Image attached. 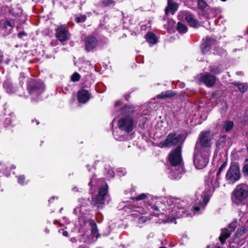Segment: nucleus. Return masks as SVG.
I'll return each mask as SVG.
<instances>
[{
    "instance_id": "obj_4",
    "label": "nucleus",
    "mask_w": 248,
    "mask_h": 248,
    "mask_svg": "<svg viewBox=\"0 0 248 248\" xmlns=\"http://www.w3.org/2000/svg\"><path fill=\"white\" fill-rule=\"evenodd\" d=\"M241 178L240 166L238 162H231L225 175V179L229 185H233Z\"/></svg>"
},
{
    "instance_id": "obj_23",
    "label": "nucleus",
    "mask_w": 248,
    "mask_h": 248,
    "mask_svg": "<svg viewBox=\"0 0 248 248\" xmlns=\"http://www.w3.org/2000/svg\"><path fill=\"white\" fill-rule=\"evenodd\" d=\"M234 127V123L232 121L227 120L223 124V128L226 132L230 131Z\"/></svg>"
},
{
    "instance_id": "obj_52",
    "label": "nucleus",
    "mask_w": 248,
    "mask_h": 248,
    "mask_svg": "<svg viewBox=\"0 0 248 248\" xmlns=\"http://www.w3.org/2000/svg\"><path fill=\"white\" fill-rule=\"evenodd\" d=\"M130 97H131V96H130V93L126 94L124 96V98H125V100L127 101H129Z\"/></svg>"
},
{
    "instance_id": "obj_36",
    "label": "nucleus",
    "mask_w": 248,
    "mask_h": 248,
    "mask_svg": "<svg viewBox=\"0 0 248 248\" xmlns=\"http://www.w3.org/2000/svg\"><path fill=\"white\" fill-rule=\"evenodd\" d=\"M87 16L86 15H80L79 16H77L75 18V21L77 23L84 22L86 21Z\"/></svg>"
},
{
    "instance_id": "obj_32",
    "label": "nucleus",
    "mask_w": 248,
    "mask_h": 248,
    "mask_svg": "<svg viewBox=\"0 0 248 248\" xmlns=\"http://www.w3.org/2000/svg\"><path fill=\"white\" fill-rule=\"evenodd\" d=\"M226 135H223L221 137L217 142V146L218 148L223 147L226 145Z\"/></svg>"
},
{
    "instance_id": "obj_39",
    "label": "nucleus",
    "mask_w": 248,
    "mask_h": 248,
    "mask_svg": "<svg viewBox=\"0 0 248 248\" xmlns=\"http://www.w3.org/2000/svg\"><path fill=\"white\" fill-rule=\"evenodd\" d=\"M18 183L21 185H24L27 183L25 181V177L24 175H21L17 176Z\"/></svg>"
},
{
    "instance_id": "obj_15",
    "label": "nucleus",
    "mask_w": 248,
    "mask_h": 248,
    "mask_svg": "<svg viewBox=\"0 0 248 248\" xmlns=\"http://www.w3.org/2000/svg\"><path fill=\"white\" fill-rule=\"evenodd\" d=\"M3 87L9 94L15 93L16 87L10 79H6L3 83Z\"/></svg>"
},
{
    "instance_id": "obj_59",
    "label": "nucleus",
    "mask_w": 248,
    "mask_h": 248,
    "mask_svg": "<svg viewBox=\"0 0 248 248\" xmlns=\"http://www.w3.org/2000/svg\"><path fill=\"white\" fill-rule=\"evenodd\" d=\"M78 248H87V246L84 245H81Z\"/></svg>"
},
{
    "instance_id": "obj_2",
    "label": "nucleus",
    "mask_w": 248,
    "mask_h": 248,
    "mask_svg": "<svg viewBox=\"0 0 248 248\" xmlns=\"http://www.w3.org/2000/svg\"><path fill=\"white\" fill-rule=\"evenodd\" d=\"M231 198L232 203L236 206L246 204L248 200V185L246 183L237 185L232 191Z\"/></svg>"
},
{
    "instance_id": "obj_29",
    "label": "nucleus",
    "mask_w": 248,
    "mask_h": 248,
    "mask_svg": "<svg viewBox=\"0 0 248 248\" xmlns=\"http://www.w3.org/2000/svg\"><path fill=\"white\" fill-rule=\"evenodd\" d=\"M100 3L103 7H110L115 5V0H100Z\"/></svg>"
},
{
    "instance_id": "obj_48",
    "label": "nucleus",
    "mask_w": 248,
    "mask_h": 248,
    "mask_svg": "<svg viewBox=\"0 0 248 248\" xmlns=\"http://www.w3.org/2000/svg\"><path fill=\"white\" fill-rule=\"evenodd\" d=\"M242 84L241 83H240L239 82H236V81H235L234 82L232 83V84L235 86H236L238 89L239 88L242 86Z\"/></svg>"
},
{
    "instance_id": "obj_19",
    "label": "nucleus",
    "mask_w": 248,
    "mask_h": 248,
    "mask_svg": "<svg viewBox=\"0 0 248 248\" xmlns=\"http://www.w3.org/2000/svg\"><path fill=\"white\" fill-rule=\"evenodd\" d=\"M209 69L210 73L214 75H218L224 71V69L221 64H218L217 65H211L209 67Z\"/></svg>"
},
{
    "instance_id": "obj_6",
    "label": "nucleus",
    "mask_w": 248,
    "mask_h": 248,
    "mask_svg": "<svg viewBox=\"0 0 248 248\" xmlns=\"http://www.w3.org/2000/svg\"><path fill=\"white\" fill-rule=\"evenodd\" d=\"M210 131H202L199 135V138L196 141L195 151L198 150L199 148L204 149L211 146V140L209 139Z\"/></svg>"
},
{
    "instance_id": "obj_20",
    "label": "nucleus",
    "mask_w": 248,
    "mask_h": 248,
    "mask_svg": "<svg viewBox=\"0 0 248 248\" xmlns=\"http://www.w3.org/2000/svg\"><path fill=\"white\" fill-rule=\"evenodd\" d=\"M145 39L147 42L152 45L157 43V40L155 34L151 32L148 31L145 34Z\"/></svg>"
},
{
    "instance_id": "obj_30",
    "label": "nucleus",
    "mask_w": 248,
    "mask_h": 248,
    "mask_svg": "<svg viewBox=\"0 0 248 248\" xmlns=\"http://www.w3.org/2000/svg\"><path fill=\"white\" fill-rule=\"evenodd\" d=\"M208 6L207 2L204 0H197V7L201 11H204Z\"/></svg>"
},
{
    "instance_id": "obj_45",
    "label": "nucleus",
    "mask_w": 248,
    "mask_h": 248,
    "mask_svg": "<svg viewBox=\"0 0 248 248\" xmlns=\"http://www.w3.org/2000/svg\"><path fill=\"white\" fill-rule=\"evenodd\" d=\"M124 209L125 211H129L134 210V211H137V210H134V207L132 205H125L124 207Z\"/></svg>"
},
{
    "instance_id": "obj_16",
    "label": "nucleus",
    "mask_w": 248,
    "mask_h": 248,
    "mask_svg": "<svg viewBox=\"0 0 248 248\" xmlns=\"http://www.w3.org/2000/svg\"><path fill=\"white\" fill-rule=\"evenodd\" d=\"M185 20L190 27L197 28L200 26L199 21L195 19L194 18V16L191 14L186 15L185 16Z\"/></svg>"
},
{
    "instance_id": "obj_34",
    "label": "nucleus",
    "mask_w": 248,
    "mask_h": 248,
    "mask_svg": "<svg viewBox=\"0 0 248 248\" xmlns=\"http://www.w3.org/2000/svg\"><path fill=\"white\" fill-rule=\"evenodd\" d=\"M215 54H216L219 56H225L226 55V50L221 47H216L215 49Z\"/></svg>"
},
{
    "instance_id": "obj_26",
    "label": "nucleus",
    "mask_w": 248,
    "mask_h": 248,
    "mask_svg": "<svg viewBox=\"0 0 248 248\" xmlns=\"http://www.w3.org/2000/svg\"><path fill=\"white\" fill-rule=\"evenodd\" d=\"M248 231V228L246 226H242L238 228L235 234L236 237H240Z\"/></svg>"
},
{
    "instance_id": "obj_10",
    "label": "nucleus",
    "mask_w": 248,
    "mask_h": 248,
    "mask_svg": "<svg viewBox=\"0 0 248 248\" xmlns=\"http://www.w3.org/2000/svg\"><path fill=\"white\" fill-rule=\"evenodd\" d=\"M217 40L210 36H206L202 39V43L201 45V49L203 54L207 53L211 49V47L215 45Z\"/></svg>"
},
{
    "instance_id": "obj_13",
    "label": "nucleus",
    "mask_w": 248,
    "mask_h": 248,
    "mask_svg": "<svg viewBox=\"0 0 248 248\" xmlns=\"http://www.w3.org/2000/svg\"><path fill=\"white\" fill-rule=\"evenodd\" d=\"M90 97L91 94L87 90L81 89L77 93V99L80 103L85 104L87 103Z\"/></svg>"
},
{
    "instance_id": "obj_51",
    "label": "nucleus",
    "mask_w": 248,
    "mask_h": 248,
    "mask_svg": "<svg viewBox=\"0 0 248 248\" xmlns=\"http://www.w3.org/2000/svg\"><path fill=\"white\" fill-rule=\"evenodd\" d=\"M146 217H140L139 219V222H145L146 221Z\"/></svg>"
},
{
    "instance_id": "obj_7",
    "label": "nucleus",
    "mask_w": 248,
    "mask_h": 248,
    "mask_svg": "<svg viewBox=\"0 0 248 248\" xmlns=\"http://www.w3.org/2000/svg\"><path fill=\"white\" fill-rule=\"evenodd\" d=\"M56 38L63 45L64 42L69 41L71 34L68 28L65 25H61L55 29Z\"/></svg>"
},
{
    "instance_id": "obj_37",
    "label": "nucleus",
    "mask_w": 248,
    "mask_h": 248,
    "mask_svg": "<svg viewBox=\"0 0 248 248\" xmlns=\"http://www.w3.org/2000/svg\"><path fill=\"white\" fill-rule=\"evenodd\" d=\"M241 124L246 125L248 123V111L244 112L242 117V119L240 122Z\"/></svg>"
},
{
    "instance_id": "obj_3",
    "label": "nucleus",
    "mask_w": 248,
    "mask_h": 248,
    "mask_svg": "<svg viewBox=\"0 0 248 248\" xmlns=\"http://www.w3.org/2000/svg\"><path fill=\"white\" fill-rule=\"evenodd\" d=\"M27 90L30 95L37 98L44 92L45 85L40 80L30 78L27 83Z\"/></svg>"
},
{
    "instance_id": "obj_42",
    "label": "nucleus",
    "mask_w": 248,
    "mask_h": 248,
    "mask_svg": "<svg viewBox=\"0 0 248 248\" xmlns=\"http://www.w3.org/2000/svg\"><path fill=\"white\" fill-rule=\"evenodd\" d=\"M248 89V86L245 83H242V86L239 88V90L241 93H245Z\"/></svg>"
},
{
    "instance_id": "obj_12",
    "label": "nucleus",
    "mask_w": 248,
    "mask_h": 248,
    "mask_svg": "<svg viewBox=\"0 0 248 248\" xmlns=\"http://www.w3.org/2000/svg\"><path fill=\"white\" fill-rule=\"evenodd\" d=\"M207 159L205 157L196 154L195 153L193 154V163L198 169L201 170L205 168L208 164Z\"/></svg>"
},
{
    "instance_id": "obj_21",
    "label": "nucleus",
    "mask_w": 248,
    "mask_h": 248,
    "mask_svg": "<svg viewBox=\"0 0 248 248\" xmlns=\"http://www.w3.org/2000/svg\"><path fill=\"white\" fill-rule=\"evenodd\" d=\"M176 94V93L172 91H167L165 92H162L156 96L157 99H165L166 98H171Z\"/></svg>"
},
{
    "instance_id": "obj_44",
    "label": "nucleus",
    "mask_w": 248,
    "mask_h": 248,
    "mask_svg": "<svg viewBox=\"0 0 248 248\" xmlns=\"http://www.w3.org/2000/svg\"><path fill=\"white\" fill-rule=\"evenodd\" d=\"M12 124V120L10 118H6L4 121V126H8Z\"/></svg>"
},
{
    "instance_id": "obj_1",
    "label": "nucleus",
    "mask_w": 248,
    "mask_h": 248,
    "mask_svg": "<svg viewBox=\"0 0 248 248\" xmlns=\"http://www.w3.org/2000/svg\"><path fill=\"white\" fill-rule=\"evenodd\" d=\"M120 112L122 117L118 122V127L121 131L126 134H129L136 126V124H134V115L135 113L134 107L126 104L121 108Z\"/></svg>"
},
{
    "instance_id": "obj_25",
    "label": "nucleus",
    "mask_w": 248,
    "mask_h": 248,
    "mask_svg": "<svg viewBox=\"0 0 248 248\" xmlns=\"http://www.w3.org/2000/svg\"><path fill=\"white\" fill-rule=\"evenodd\" d=\"M210 191L209 190H204L202 194V197L203 199V202L204 206L206 205L209 201L210 198Z\"/></svg>"
},
{
    "instance_id": "obj_8",
    "label": "nucleus",
    "mask_w": 248,
    "mask_h": 248,
    "mask_svg": "<svg viewBox=\"0 0 248 248\" xmlns=\"http://www.w3.org/2000/svg\"><path fill=\"white\" fill-rule=\"evenodd\" d=\"M169 161L172 166L176 167L180 165L182 162L181 155V147L177 146L169 155Z\"/></svg>"
},
{
    "instance_id": "obj_47",
    "label": "nucleus",
    "mask_w": 248,
    "mask_h": 248,
    "mask_svg": "<svg viewBox=\"0 0 248 248\" xmlns=\"http://www.w3.org/2000/svg\"><path fill=\"white\" fill-rule=\"evenodd\" d=\"M27 35V33L24 31H20L17 34V37L18 38H22L23 36Z\"/></svg>"
},
{
    "instance_id": "obj_46",
    "label": "nucleus",
    "mask_w": 248,
    "mask_h": 248,
    "mask_svg": "<svg viewBox=\"0 0 248 248\" xmlns=\"http://www.w3.org/2000/svg\"><path fill=\"white\" fill-rule=\"evenodd\" d=\"M161 222L162 223H168V222H173L174 221H175L176 220V219L175 218H172L171 219H161ZM160 223H161V222H160Z\"/></svg>"
},
{
    "instance_id": "obj_57",
    "label": "nucleus",
    "mask_w": 248,
    "mask_h": 248,
    "mask_svg": "<svg viewBox=\"0 0 248 248\" xmlns=\"http://www.w3.org/2000/svg\"><path fill=\"white\" fill-rule=\"evenodd\" d=\"M194 210L195 211L198 212L201 210V207L199 206H196L194 207Z\"/></svg>"
},
{
    "instance_id": "obj_31",
    "label": "nucleus",
    "mask_w": 248,
    "mask_h": 248,
    "mask_svg": "<svg viewBox=\"0 0 248 248\" xmlns=\"http://www.w3.org/2000/svg\"><path fill=\"white\" fill-rule=\"evenodd\" d=\"M149 206H151L150 209H152L153 211V213L152 214V215L155 217H159L160 215V210L156 203L155 204H149Z\"/></svg>"
},
{
    "instance_id": "obj_49",
    "label": "nucleus",
    "mask_w": 248,
    "mask_h": 248,
    "mask_svg": "<svg viewBox=\"0 0 248 248\" xmlns=\"http://www.w3.org/2000/svg\"><path fill=\"white\" fill-rule=\"evenodd\" d=\"M123 103L121 100H117L115 102V107L120 106L122 105Z\"/></svg>"
},
{
    "instance_id": "obj_64",
    "label": "nucleus",
    "mask_w": 248,
    "mask_h": 248,
    "mask_svg": "<svg viewBox=\"0 0 248 248\" xmlns=\"http://www.w3.org/2000/svg\"><path fill=\"white\" fill-rule=\"evenodd\" d=\"M57 222H58V221H57V220H54V224H56V223H57Z\"/></svg>"
},
{
    "instance_id": "obj_41",
    "label": "nucleus",
    "mask_w": 248,
    "mask_h": 248,
    "mask_svg": "<svg viewBox=\"0 0 248 248\" xmlns=\"http://www.w3.org/2000/svg\"><path fill=\"white\" fill-rule=\"evenodd\" d=\"M3 27L5 29H7L8 27H10V30H12L13 29V26L12 25L11 22L9 20H6L3 23Z\"/></svg>"
},
{
    "instance_id": "obj_58",
    "label": "nucleus",
    "mask_w": 248,
    "mask_h": 248,
    "mask_svg": "<svg viewBox=\"0 0 248 248\" xmlns=\"http://www.w3.org/2000/svg\"><path fill=\"white\" fill-rule=\"evenodd\" d=\"M55 199V197H52L50 199H49L48 202L49 203L52 202Z\"/></svg>"
},
{
    "instance_id": "obj_5",
    "label": "nucleus",
    "mask_w": 248,
    "mask_h": 248,
    "mask_svg": "<svg viewBox=\"0 0 248 248\" xmlns=\"http://www.w3.org/2000/svg\"><path fill=\"white\" fill-rule=\"evenodd\" d=\"M108 193V186L107 187H100L98 194L95 197H92V201H90L91 204L97 208H103L105 204V197Z\"/></svg>"
},
{
    "instance_id": "obj_56",
    "label": "nucleus",
    "mask_w": 248,
    "mask_h": 248,
    "mask_svg": "<svg viewBox=\"0 0 248 248\" xmlns=\"http://www.w3.org/2000/svg\"><path fill=\"white\" fill-rule=\"evenodd\" d=\"M62 234L64 236H66V237H67L68 236V232L67 231H63L62 232Z\"/></svg>"
},
{
    "instance_id": "obj_54",
    "label": "nucleus",
    "mask_w": 248,
    "mask_h": 248,
    "mask_svg": "<svg viewBox=\"0 0 248 248\" xmlns=\"http://www.w3.org/2000/svg\"><path fill=\"white\" fill-rule=\"evenodd\" d=\"M32 123H33L35 122L36 123V125H38L40 124V122L39 120L36 119V118H34V119H32L31 121Z\"/></svg>"
},
{
    "instance_id": "obj_9",
    "label": "nucleus",
    "mask_w": 248,
    "mask_h": 248,
    "mask_svg": "<svg viewBox=\"0 0 248 248\" xmlns=\"http://www.w3.org/2000/svg\"><path fill=\"white\" fill-rule=\"evenodd\" d=\"M216 80V77L208 72L201 74L199 79L200 82L208 88L213 87L215 84Z\"/></svg>"
},
{
    "instance_id": "obj_17",
    "label": "nucleus",
    "mask_w": 248,
    "mask_h": 248,
    "mask_svg": "<svg viewBox=\"0 0 248 248\" xmlns=\"http://www.w3.org/2000/svg\"><path fill=\"white\" fill-rule=\"evenodd\" d=\"M168 6L165 8V12L166 15H168L170 11L172 13L175 12L178 9V5L176 2H173L172 0H167Z\"/></svg>"
},
{
    "instance_id": "obj_61",
    "label": "nucleus",
    "mask_w": 248,
    "mask_h": 248,
    "mask_svg": "<svg viewBox=\"0 0 248 248\" xmlns=\"http://www.w3.org/2000/svg\"><path fill=\"white\" fill-rule=\"evenodd\" d=\"M230 248H237V247L234 245H230Z\"/></svg>"
},
{
    "instance_id": "obj_60",
    "label": "nucleus",
    "mask_w": 248,
    "mask_h": 248,
    "mask_svg": "<svg viewBox=\"0 0 248 248\" xmlns=\"http://www.w3.org/2000/svg\"><path fill=\"white\" fill-rule=\"evenodd\" d=\"M217 94V93H212L211 96H212V97L214 98V97H216V96Z\"/></svg>"
},
{
    "instance_id": "obj_63",
    "label": "nucleus",
    "mask_w": 248,
    "mask_h": 248,
    "mask_svg": "<svg viewBox=\"0 0 248 248\" xmlns=\"http://www.w3.org/2000/svg\"><path fill=\"white\" fill-rule=\"evenodd\" d=\"M246 150L248 153V143L247 144H246Z\"/></svg>"
},
{
    "instance_id": "obj_33",
    "label": "nucleus",
    "mask_w": 248,
    "mask_h": 248,
    "mask_svg": "<svg viewBox=\"0 0 248 248\" xmlns=\"http://www.w3.org/2000/svg\"><path fill=\"white\" fill-rule=\"evenodd\" d=\"M242 171L244 176H248V158L245 159L242 169Z\"/></svg>"
},
{
    "instance_id": "obj_18",
    "label": "nucleus",
    "mask_w": 248,
    "mask_h": 248,
    "mask_svg": "<svg viewBox=\"0 0 248 248\" xmlns=\"http://www.w3.org/2000/svg\"><path fill=\"white\" fill-rule=\"evenodd\" d=\"M232 233L228 229L224 228L221 229V232L219 237V240L221 244L225 243L226 240L229 238Z\"/></svg>"
},
{
    "instance_id": "obj_53",
    "label": "nucleus",
    "mask_w": 248,
    "mask_h": 248,
    "mask_svg": "<svg viewBox=\"0 0 248 248\" xmlns=\"http://www.w3.org/2000/svg\"><path fill=\"white\" fill-rule=\"evenodd\" d=\"M70 241L72 242V243H77V239L74 237H72L70 239Z\"/></svg>"
},
{
    "instance_id": "obj_55",
    "label": "nucleus",
    "mask_w": 248,
    "mask_h": 248,
    "mask_svg": "<svg viewBox=\"0 0 248 248\" xmlns=\"http://www.w3.org/2000/svg\"><path fill=\"white\" fill-rule=\"evenodd\" d=\"M186 84L184 82H181L179 85V86L180 88H184L185 87Z\"/></svg>"
},
{
    "instance_id": "obj_28",
    "label": "nucleus",
    "mask_w": 248,
    "mask_h": 248,
    "mask_svg": "<svg viewBox=\"0 0 248 248\" xmlns=\"http://www.w3.org/2000/svg\"><path fill=\"white\" fill-rule=\"evenodd\" d=\"M89 223L90 226L91 227V232L93 234H95L98 232L97 225L93 219H89Z\"/></svg>"
},
{
    "instance_id": "obj_43",
    "label": "nucleus",
    "mask_w": 248,
    "mask_h": 248,
    "mask_svg": "<svg viewBox=\"0 0 248 248\" xmlns=\"http://www.w3.org/2000/svg\"><path fill=\"white\" fill-rule=\"evenodd\" d=\"M89 199L88 198L87 201H89ZM79 202H80L81 203L80 207H86L87 206H88V204L86 203L87 202L86 199L81 198V199L79 200Z\"/></svg>"
},
{
    "instance_id": "obj_24",
    "label": "nucleus",
    "mask_w": 248,
    "mask_h": 248,
    "mask_svg": "<svg viewBox=\"0 0 248 248\" xmlns=\"http://www.w3.org/2000/svg\"><path fill=\"white\" fill-rule=\"evenodd\" d=\"M10 13L15 17H18L22 15V10L17 7L10 9Z\"/></svg>"
},
{
    "instance_id": "obj_50",
    "label": "nucleus",
    "mask_w": 248,
    "mask_h": 248,
    "mask_svg": "<svg viewBox=\"0 0 248 248\" xmlns=\"http://www.w3.org/2000/svg\"><path fill=\"white\" fill-rule=\"evenodd\" d=\"M3 60V54L1 50H0V63H1Z\"/></svg>"
},
{
    "instance_id": "obj_40",
    "label": "nucleus",
    "mask_w": 248,
    "mask_h": 248,
    "mask_svg": "<svg viewBox=\"0 0 248 248\" xmlns=\"http://www.w3.org/2000/svg\"><path fill=\"white\" fill-rule=\"evenodd\" d=\"M80 75L77 72H75L71 77V79L73 82L78 81L80 79Z\"/></svg>"
},
{
    "instance_id": "obj_14",
    "label": "nucleus",
    "mask_w": 248,
    "mask_h": 248,
    "mask_svg": "<svg viewBox=\"0 0 248 248\" xmlns=\"http://www.w3.org/2000/svg\"><path fill=\"white\" fill-rule=\"evenodd\" d=\"M175 136V133L169 134L166 139L163 141L164 145L168 147L176 145L178 143L181 136L179 135L176 137Z\"/></svg>"
},
{
    "instance_id": "obj_11",
    "label": "nucleus",
    "mask_w": 248,
    "mask_h": 248,
    "mask_svg": "<svg viewBox=\"0 0 248 248\" xmlns=\"http://www.w3.org/2000/svg\"><path fill=\"white\" fill-rule=\"evenodd\" d=\"M98 41L94 36L90 35L85 37V50L89 52L93 51L97 46Z\"/></svg>"
},
{
    "instance_id": "obj_35",
    "label": "nucleus",
    "mask_w": 248,
    "mask_h": 248,
    "mask_svg": "<svg viewBox=\"0 0 248 248\" xmlns=\"http://www.w3.org/2000/svg\"><path fill=\"white\" fill-rule=\"evenodd\" d=\"M148 194L142 193L137 197H131L130 199L133 201H139L145 199Z\"/></svg>"
},
{
    "instance_id": "obj_22",
    "label": "nucleus",
    "mask_w": 248,
    "mask_h": 248,
    "mask_svg": "<svg viewBox=\"0 0 248 248\" xmlns=\"http://www.w3.org/2000/svg\"><path fill=\"white\" fill-rule=\"evenodd\" d=\"M176 30L179 33L184 34L187 31L188 28L184 24L181 22H178L177 24Z\"/></svg>"
},
{
    "instance_id": "obj_62",
    "label": "nucleus",
    "mask_w": 248,
    "mask_h": 248,
    "mask_svg": "<svg viewBox=\"0 0 248 248\" xmlns=\"http://www.w3.org/2000/svg\"><path fill=\"white\" fill-rule=\"evenodd\" d=\"M242 73V71H237V72H236V74L238 76H240L241 75Z\"/></svg>"
},
{
    "instance_id": "obj_38",
    "label": "nucleus",
    "mask_w": 248,
    "mask_h": 248,
    "mask_svg": "<svg viewBox=\"0 0 248 248\" xmlns=\"http://www.w3.org/2000/svg\"><path fill=\"white\" fill-rule=\"evenodd\" d=\"M228 227L231 230L230 231L231 232H234L237 227V221L236 220L232 221L228 225Z\"/></svg>"
},
{
    "instance_id": "obj_27",
    "label": "nucleus",
    "mask_w": 248,
    "mask_h": 248,
    "mask_svg": "<svg viewBox=\"0 0 248 248\" xmlns=\"http://www.w3.org/2000/svg\"><path fill=\"white\" fill-rule=\"evenodd\" d=\"M227 164V161H224L221 165V166L219 168L216 174V180L219 181L220 179V174L222 171L224 170L226 168Z\"/></svg>"
}]
</instances>
